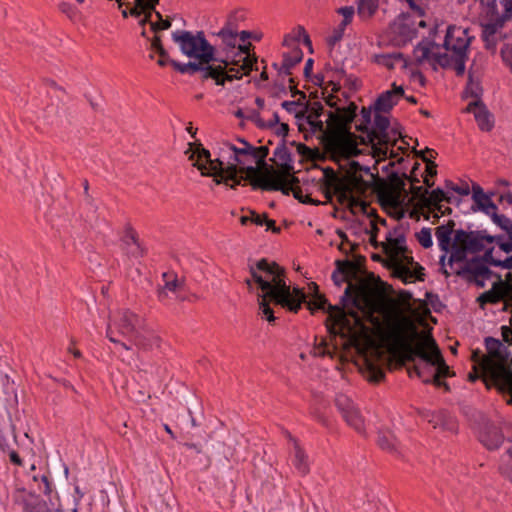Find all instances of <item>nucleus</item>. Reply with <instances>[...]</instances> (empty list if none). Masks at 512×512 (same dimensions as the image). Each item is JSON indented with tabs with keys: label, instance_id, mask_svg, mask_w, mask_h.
Here are the masks:
<instances>
[{
	"label": "nucleus",
	"instance_id": "obj_62",
	"mask_svg": "<svg viewBox=\"0 0 512 512\" xmlns=\"http://www.w3.org/2000/svg\"><path fill=\"white\" fill-rule=\"evenodd\" d=\"M445 188L451 191H454L460 195H469L470 194V188L468 184H465L464 186H458L454 184L451 180L445 181Z\"/></svg>",
	"mask_w": 512,
	"mask_h": 512
},
{
	"label": "nucleus",
	"instance_id": "obj_38",
	"mask_svg": "<svg viewBox=\"0 0 512 512\" xmlns=\"http://www.w3.org/2000/svg\"><path fill=\"white\" fill-rule=\"evenodd\" d=\"M375 62L390 70L399 65L402 69L407 67V61L400 52L383 53L375 56Z\"/></svg>",
	"mask_w": 512,
	"mask_h": 512
},
{
	"label": "nucleus",
	"instance_id": "obj_2",
	"mask_svg": "<svg viewBox=\"0 0 512 512\" xmlns=\"http://www.w3.org/2000/svg\"><path fill=\"white\" fill-rule=\"evenodd\" d=\"M357 109V105L350 102L347 107L337 108L335 112H329L326 129L321 120L315 121L311 115L306 117L313 131L323 132L321 142L334 160L336 158L349 160L361 153L358 148V137L351 132V124L356 118Z\"/></svg>",
	"mask_w": 512,
	"mask_h": 512
},
{
	"label": "nucleus",
	"instance_id": "obj_36",
	"mask_svg": "<svg viewBox=\"0 0 512 512\" xmlns=\"http://www.w3.org/2000/svg\"><path fill=\"white\" fill-rule=\"evenodd\" d=\"M275 159H270L281 169L282 172L290 174L293 170L291 153L285 145V140L274 151Z\"/></svg>",
	"mask_w": 512,
	"mask_h": 512
},
{
	"label": "nucleus",
	"instance_id": "obj_7",
	"mask_svg": "<svg viewBox=\"0 0 512 512\" xmlns=\"http://www.w3.org/2000/svg\"><path fill=\"white\" fill-rule=\"evenodd\" d=\"M341 308L344 310L345 307L351 305L353 308L349 309L347 312V317H352L356 324L361 323V318L358 312L355 310H360L362 312H367L372 309L373 305V291L369 287V285L361 280L357 284H353L349 282L347 287L344 290V294L341 297Z\"/></svg>",
	"mask_w": 512,
	"mask_h": 512
},
{
	"label": "nucleus",
	"instance_id": "obj_43",
	"mask_svg": "<svg viewBox=\"0 0 512 512\" xmlns=\"http://www.w3.org/2000/svg\"><path fill=\"white\" fill-rule=\"evenodd\" d=\"M378 8V0H358L357 12L362 18H370Z\"/></svg>",
	"mask_w": 512,
	"mask_h": 512
},
{
	"label": "nucleus",
	"instance_id": "obj_52",
	"mask_svg": "<svg viewBox=\"0 0 512 512\" xmlns=\"http://www.w3.org/2000/svg\"><path fill=\"white\" fill-rule=\"evenodd\" d=\"M416 238L418 242L422 245V247L426 249L430 248L433 245L430 228H422L420 232L416 233Z\"/></svg>",
	"mask_w": 512,
	"mask_h": 512
},
{
	"label": "nucleus",
	"instance_id": "obj_45",
	"mask_svg": "<svg viewBox=\"0 0 512 512\" xmlns=\"http://www.w3.org/2000/svg\"><path fill=\"white\" fill-rule=\"evenodd\" d=\"M492 221L499 226L501 229L507 232L509 239H512V222L505 215H500L497 213V210L491 211L489 215Z\"/></svg>",
	"mask_w": 512,
	"mask_h": 512
},
{
	"label": "nucleus",
	"instance_id": "obj_49",
	"mask_svg": "<svg viewBox=\"0 0 512 512\" xmlns=\"http://www.w3.org/2000/svg\"><path fill=\"white\" fill-rule=\"evenodd\" d=\"M303 59V52L299 47H295L289 53L283 55V62L292 68L300 63Z\"/></svg>",
	"mask_w": 512,
	"mask_h": 512
},
{
	"label": "nucleus",
	"instance_id": "obj_4",
	"mask_svg": "<svg viewBox=\"0 0 512 512\" xmlns=\"http://www.w3.org/2000/svg\"><path fill=\"white\" fill-rule=\"evenodd\" d=\"M469 44L470 38L466 29L449 26L442 45L446 50L445 53L432 51L433 48H439L435 42L421 41L414 48L413 55L418 65L428 62L435 71L440 66L444 69H453L457 76H463Z\"/></svg>",
	"mask_w": 512,
	"mask_h": 512
},
{
	"label": "nucleus",
	"instance_id": "obj_42",
	"mask_svg": "<svg viewBox=\"0 0 512 512\" xmlns=\"http://www.w3.org/2000/svg\"><path fill=\"white\" fill-rule=\"evenodd\" d=\"M217 36H219L228 47H236V39L238 34L230 21H228L226 25L217 33Z\"/></svg>",
	"mask_w": 512,
	"mask_h": 512
},
{
	"label": "nucleus",
	"instance_id": "obj_53",
	"mask_svg": "<svg viewBox=\"0 0 512 512\" xmlns=\"http://www.w3.org/2000/svg\"><path fill=\"white\" fill-rule=\"evenodd\" d=\"M336 73L338 74L339 78L345 79V85L350 90H358L361 86L360 80L357 77H354L352 75H347L344 70H337Z\"/></svg>",
	"mask_w": 512,
	"mask_h": 512
},
{
	"label": "nucleus",
	"instance_id": "obj_18",
	"mask_svg": "<svg viewBox=\"0 0 512 512\" xmlns=\"http://www.w3.org/2000/svg\"><path fill=\"white\" fill-rule=\"evenodd\" d=\"M430 349H433V360L428 355H425L426 360L430 364H434L435 372L433 373L432 383L438 387L441 385V378L452 377L454 376V372L450 370L449 366L446 364L441 350L439 349L435 339L433 336L428 333V343ZM427 366V364H425ZM429 366V364H428Z\"/></svg>",
	"mask_w": 512,
	"mask_h": 512
},
{
	"label": "nucleus",
	"instance_id": "obj_33",
	"mask_svg": "<svg viewBox=\"0 0 512 512\" xmlns=\"http://www.w3.org/2000/svg\"><path fill=\"white\" fill-rule=\"evenodd\" d=\"M240 173V168L237 167V164H228L226 166V175L221 178H215L214 182L219 184H224L229 186L231 189H235L238 185L242 183V181H248L251 185V178L245 175H238Z\"/></svg>",
	"mask_w": 512,
	"mask_h": 512
},
{
	"label": "nucleus",
	"instance_id": "obj_47",
	"mask_svg": "<svg viewBox=\"0 0 512 512\" xmlns=\"http://www.w3.org/2000/svg\"><path fill=\"white\" fill-rule=\"evenodd\" d=\"M372 107H362L361 109V123L356 125V130L368 134L370 130L369 124L371 122Z\"/></svg>",
	"mask_w": 512,
	"mask_h": 512
},
{
	"label": "nucleus",
	"instance_id": "obj_15",
	"mask_svg": "<svg viewBox=\"0 0 512 512\" xmlns=\"http://www.w3.org/2000/svg\"><path fill=\"white\" fill-rule=\"evenodd\" d=\"M334 403L345 422L358 433H364V419L352 399L345 394H337Z\"/></svg>",
	"mask_w": 512,
	"mask_h": 512
},
{
	"label": "nucleus",
	"instance_id": "obj_3",
	"mask_svg": "<svg viewBox=\"0 0 512 512\" xmlns=\"http://www.w3.org/2000/svg\"><path fill=\"white\" fill-rule=\"evenodd\" d=\"M173 41L179 46L183 55L195 61L180 63L172 61L171 66L181 74H201L202 80L212 79L216 85H223V78H220L225 66H215L216 49L209 43L203 31L193 33L187 30H177L172 33Z\"/></svg>",
	"mask_w": 512,
	"mask_h": 512
},
{
	"label": "nucleus",
	"instance_id": "obj_63",
	"mask_svg": "<svg viewBox=\"0 0 512 512\" xmlns=\"http://www.w3.org/2000/svg\"><path fill=\"white\" fill-rule=\"evenodd\" d=\"M398 33L403 36L405 40H411L416 36V29L410 28L406 24H399L397 28Z\"/></svg>",
	"mask_w": 512,
	"mask_h": 512
},
{
	"label": "nucleus",
	"instance_id": "obj_46",
	"mask_svg": "<svg viewBox=\"0 0 512 512\" xmlns=\"http://www.w3.org/2000/svg\"><path fill=\"white\" fill-rule=\"evenodd\" d=\"M482 87L479 82L473 81L472 73L469 72L468 83L465 89V96L472 97L474 100H481Z\"/></svg>",
	"mask_w": 512,
	"mask_h": 512
},
{
	"label": "nucleus",
	"instance_id": "obj_23",
	"mask_svg": "<svg viewBox=\"0 0 512 512\" xmlns=\"http://www.w3.org/2000/svg\"><path fill=\"white\" fill-rule=\"evenodd\" d=\"M479 440L488 449L493 450L500 447L503 443L504 436L499 427L490 420L483 418L481 428L479 430Z\"/></svg>",
	"mask_w": 512,
	"mask_h": 512
},
{
	"label": "nucleus",
	"instance_id": "obj_10",
	"mask_svg": "<svg viewBox=\"0 0 512 512\" xmlns=\"http://www.w3.org/2000/svg\"><path fill=\"white\" fill-rule=\"evenodd\" d=\"M216 62H218V64H215V66H225L220 76V78H223L222 86L225 85L226 81L231 82L233 80H239L243 76L249 75L252 70L258 69L255 66L257 63L256 55L236 56L235 53L231 59H229V57H226L225 59L217 58Z\"/></svg>",
	"mask_w": 512,
	"mask_h": 512
},
{
	"label": "nucleus",
	"instance_id": "obj_56",
	"mask_svg": "<svg viewBox=\"0 0 512 512\" xmlns=\"http://www.w3.org/2000/svg\"><path fill=\"white\" fill-rule=\"evenodd\" d=\"M249 118L252 120H255L257 125L261 128H264V127L272 128V127L280 124V118H279L278 113H276V112L273 114V119L270 120L267 124H265L263 122V120L259 117V113L256 111H253L252 115Z\"/></svg>",
	"mask_w": 512,
	"mask_h": 512
},
{
	"label": "nucleus",
	"instance_id": "obj_20",
	"mask_svg": "<svg viewBox=\"0 0 512 512\" xmlns=\"http://www.w3.org/2000/svg\"><path fill=\"white\" fill-rule=\"evenodd\" d=\"M485 346L488 356H484L480 363V366L484 371L487 372L493 369V359L503 363L508 360V349L502 344L500 340L493 337H487L485 339Z\"/></svg>",
	"mask_w": 512,
	"mask_h": 512
},
{
	"label": "nucleus",
	"instance_id": "obj_12",
	"mask_svg": "<svg viewBox=\"0 0 512 512\" xmlns=\"http://www.w3.org/2000/svg\"><path fill=\"white\" fill-rule=\"evenodd\" d=\"M239 142L241 144L240 147L233 144L228 145L229 149L233 151V156L231 157L233 162L228 164H237V167L240 168V174H247V177L251 178V180L256 179L255 175L259 174L258 168L247 165L254 160V146L244 139H239Z\"/></svg>",
	"mask_w": 512,
	"mask_h": 512
},
{
	"label": "nucleus",
	"instance_id": "obj_58",
	"mask_svg": "<svg viewBox=\"0 0 512 512\" xmlns=\"http://www.w3.org/2000/svg\"><path fill=\"white\" fill-rule=\"evenodd\" d=\"M338 197V200L340 203H345V202H348L350 207H354V206H362L363 209H365L366 207V203L359 200L358 198L354 197L353 194H348V193H345V194H342V193H335Z\"/></svg>",
	"mask_w": 512,
	"mask_h": 512
},
{
	"label": "nucleus",
	"instance_id": "obj_59",
	"mask_svg": "<svg viewBox=\"0 0 512 512\" xmlns=\"http://www.w3.org/2000/svg\"><path fill=\"white\" fill-rule=\"evenodd\" d=\"M410 192L414 198L419 200L421 206L425 207V198H427V195L429 194V190L422 186L412 185Z\"/></svg>",
	"mask_w": 512,
	"mask_h": 512
},
{
	"label": "nucleus",
	"instance_id": "obj_24",
	"mask_svg": "<svg viewBox=\"0 0 512 512\" xmlns=\"http://www.w3.org/2000/svg\"><path fill=\"white\" fill-rule=\"evenodd\" d=\"M324 175L326 178V198L328 200L332 199L331 190L334 191V193H348V194H354V189L352 187V184L346 175L343 178H339L338 175L335 173V171L332 168H327L324 170Z\"/></svg>",
	"mask_w": 512,
	"mask_h": 512
},
{
	"label": "nucleus",
	"instance_id": "obj_14",
	"mask_svg": "<svg viewBox=\"0 0 512 512\" xmlns=\"http://www.w3.org/2000/svg\"><path fill=\"white\" fill-rule=\"evenodd\" d=\"M455 274L468 283H474L477 287L483 288L485 280L489 279L492 271L481 263V260L470 259L465 264L455 269Z\"/></svg>",
	"mask_w": 512,
	"mask_h": 512
},
{
	"label": "nucleus",
	"instance_id": "obj_13",
	"mask_svg": "<svg viewBox=\"0 0 512 512\" xmlns=\"http://www.w3.org/2000/svg\"><path fill=\"white\" fill-rule=\"evenodd\" d=\"M374 128L368 131V134L365 136H357L358 144H372L376 154H386V151H383L381 148H376L374 141L377 139L378 144L380 145H388L390 143V138L388 135V128L390 126V121L386 116L381 115L380 113L375 114L374 118Z\"/></svg>",
	"mask_w": 512,
	"mask_h": 512
},
{
	"label": "nucleus",
	"instance_id": "obj_54",
	"mask_svg": "<svg viewBox=\"0 0 512 512\" xmlns=\"http://www.w3.org/2000/svg\"><path fill=\"white\" fill-rule=\"evenodd\" d=\"M254 161L256 163V166H254V167L258 168V172H259V174L255 175V178L259 179L260 181H263L265 179V175H267V173L278 172L272 166H269L266 163L265 158H263V162H261L259 160H254Z\"/></svg>",
	"mask_w": 512,
	"mask_h": 512
},
{
	"label": "nucleus",
	"instance_id": "obj_51",
	"mask_svg": "<svg viewBox=\"0 0 512 512\" xmlns=\"http://www.w3.org/2000/svg\"><path fill=\"white\" fill-rule=\"evenodd\" d=\"M155 16L157 17V22H151L150 27L151 30L155 33L161 30H167L171 27V20L170 19H163L162 14L158 11H155Z\"/></svg>",
	"mask_w": 512,
	"mask_h": 512
},
{
	"label": "nucleus",
	"instance_id": "obj_44",
	"mask_svg": "<svg viewBox=\"0 0 512 512\" xmlns=\"http://www.w3.org/2000/svg\"><path fill=\"white\" fill-rule=\"evenodd\" d=\"M435 235L438 240V245L444 253H448L451 249V235L445 227L438 226L435 229Z\"/></svg>",
	"mask_w": 512,
	"mask_h": 512
},
{
	"label": "nucleus",
	"instance_id": "obj_41",
	"mask_svg": "<svg viewBox=\"0 0 512 512\" xmlns=\"http://www.w3.org/2000/svg\"><path fill=\"white\" fill-rule=\"evenodd\" d=\"M452 252L448 258V265L453 268L454 263H462L464 264L468 261L467 260V253H470L464 245L461 243H458L456 241V236H454L453 243L451 245Z\"/></svg>",
	"mask_w": 512,
	"mask_h": 512
},
{
	"label": "nucleus",
	"instance_id": "obj_32",
	"mask_svg": "<svg viewBox=\"0 0 512 512\" xmlns=\"http://www.w3.org/2000/svg\"><path fill=\"white\" fill-rule=\"evenodd\" d=\"M14 499L23 506L26 512H40L39 509L44 503L39 496L26 491L24 488L15 491Z\"/></svg>",
	"mask_w": 512,
	"mask_h": 512
},
{
	"label": "nucleus",
	"instance_id": "obj_57",
	"mask_svg": "<svg viewBox=\"0 0 512 512\" xmlns=\"http://www.w3.org/2000/svg\"><path fill=\"white\" fill-rule=\"evenodd\" d=\"M368 379L371 382L379 383L385 377L384 371L375 366L374 364H369L367 367Z\"/></svg>",
	"mask_w": 512,
	"mask_h": 512
},
{
	"label": "nucleus",
	"instance_id": "obj_11",
	"mask_svg": "<svg viewBox=\"0 0 512 512\" xmlns=\"http://www.w3.org/2000/svg\"><path fill=\"white\" fill-rule=\"evenodd\" d=\"M388 244L382 243L383 251L385 254L390 256V262L387 264L389 269L393 270V276L401 279L407 284L408 278L413 277L411 269L402 263L399 258L400 255H404L407 251V247L404 246L405 238L403 236L398 238H388Z\"/></svg>",
	"mask_w": 512,
	"mask_h": 512
},
{
	"label": "nucleus",
	"instance_id": "obj_39",
	"mask_svg": "<svg viewBox=\"0 0 512 512\" xmlns=\"http://www.w3.org/2000/svg\"><path fill=\"white\" fill-rule=\"evenodd\" d=\"M378 446L391 454L399 453V441L395 434L390 430H381L378 432L377 437Z\"/></svg>",
	"mask_w": 512,
	"mask_h": 512
},
{
	"label": "nucleus",
	"instance_id": "obj_6",
	"mask_svg": "<svg viewBox=\"0 0 512 512\" xmlns=\"http://www.w3.org/2000/svg\"><path fill=\"white\" fill-rule=\"evenodd\" d=\"M144 324V319L138 314L129 309H119L116 311L115 315L110 318L106 336L112 343L119 344L125 350H130L131 346L121 342L115 337V330L119 335L133 339Z\"/></svg>",
	"mask_w": 512,
	"mask_h": 512
},
{
	"label": "nucleus",
	"instance_id": "obj_5",
	"mask_svg": "<svg viewBox=\"0 0 512 512\" xmlns=\"http://www.w3.org/2000/svg\"><path fill=\"white\" fill-rule=\"evenodd\" d=\"M249 272L261 290V293H258L259 310L268 322H274L276 318L273 309L269 306V299L275 291L282 293L287 291L284 279L285 269L274 261L262 258L255 265L249 266Z\"/></svg>",
	"mask_w": 512,
	"mask_h": 512
},
{
	"label": "nucleus",
	"instance_id": "obj_19",
	"mask_svg": "<svg viewBox=\"0 0 512 512\" xmlns=\"http://www.w3.org/2000/svg\"><path fill=\"white\" fill-rule=\"evenodd\" d=\"M251 187L253 190L281 191L284 195H289L294 189V187H291V185L286 182V177L280 172L267 173L263 181L252 179Z\"/></svg>",
	"mask_w": 512,
	"mask_h": 512
},
{
	"label": "nucleus",
	"instance_id": "obj_64",
	"mask_svg": "<svg viewBox=\"0 0 512 512\" xmlns=\"http://www.w3.org/2000/svg\"><path fill=\"white\" fill-rule=\"evenodd\" d=\"M501 56L504 63L510 68L512 73V44H506L501 49Z\"/></svg>",
	"mask_w": 512,
	"mask_h": 512
},
{
	"label": "nucleus",
	"instance_id": "obj_21",
	"mask_svg": "<svg viewBox=\"0 0 512 512\" xmlns=\"http://www.w3.org/2000/svg\"><path fill=\"white\" fill-rule=\"evenodd\" d=\"M336 269L332 273V280L334 284L340 287L344 282H352L358 279V274L361 270V264L358 261L350 260H336Z\"/></svg>",
	"mask_w": 512,
	"mask_h": 512
},
{
	"label": "nucleus",
	"instance_id": "obj_22",
	"mask_svg": "<svg viewBox=\"0 0 512 512\" xmlns=\"http://www.w3.org/2000/svg\"><path fill=\"white\" fill-rule=\"evenodd\" d=\"M120 241L121 249L128 257L141 258L145 255V248L141 245L137 232L130 224L125 225Z\"/></svg>",
	"mask_w": 512,
	"mask_h": 512
},
{
	"label": "nucleus",
	"instance_id": "obj_27",
	"mask_svg": "<svg viewBox=\"0 0 512 512\" xmlns=\"http://www.w3.org/2000/svg\"><path fill=\"white\" fill-rule=\"evenodd\" d=\"M164 284L157 289V298L161 303H167L168 300L182 292L184 284L174 273H163Z\"/></svg>",
	"mask_w": 512,
	"mask_h": 512
},
{
	"label": "nucleus",
	"instance_id": "obj_9",
	"mask_svg": "<svg viewBox=\"0 0 512 512\" xmlns=\"http://www.w3.org/2000/svg\"><path fill=\"white\" fill-rule=\"evenodd\" d=\"M371 178L374 179V192L377 194L380 204L398 207L402 195L407 194L404 178L400 177L397 172H392L387 180L380 178L378 174H371Z\"/></svg>",
	"mask_w": 512,
	"mask_h": 512
},
{
	"label": "nucleus",
	"instance_id": "obj_16",
	"mask_svg": "<svg viewBox=\"0 0 512 512\" xmlns=\"http://www.w3.org/2000/svg\"><path fill=\"white\" fill-rule=\"evenodd\" d=\"M455 236L456 241L464 245L470 253L481 252L485 248V242L493 243L500 239V237L488 234L486 230L465 231L458 229L455 231Z\"/></svg>",
	"mask_w": 512,
	"mask_h": 512
},
{
	"label": "nucleus",
	"instance_id": "obj_35",
	"mask_svg": "<svg viewBox=\"0 0 512 512\" xmlns=\"http://www.w3.org/2000/svg\"><path fill=\"white\" fill-rule=\"evenodd\" d=\"M506 20L507 19H504L503 14L502 17L497 19L495 22L483 25L482 39L485 42L486 49H495L497 44L496 33L503 27Z\"/></svg>",
	"mask_w": 512,
	"mask_h": 512
},
{
	"label": "nucleus",
	"instance_id": "obj_34",
	"mask_svg": "<svg viewBox=\"0 0 512 512\" xmlns=\"http://www.w3.org/2000/svg\"><path fill=\"white\" fill-rule=\"evenodd\" d=\"M289 439L293 443V465L301 475H307L310 471L308 456L300 446L297 439L289 434Z\"/></svg>",
	"mask_w": 512,
	"mask_h": 512
},
{
	"label": "nucleus",
	"instance_id": "obj_8",
	"mask_svg": "<svg viewBox=\"0 0 512 512\" xmlns=\"http://www.w3.org/2000/svg\"><path fill=\"white\" fill-rule=\"evenodd\" d=\"M309 290L313 299L307 302V308L312 314H314L316 310H324L329 314L326 319V327L330 334H338L336 325L342 326L343 328L349 327L350 322L345 310H343L339 305L329 304L325 295L319 292V287L315 282H311L309 284Z\"/></svg>",
	"mask_w": 512,
	"mask_h": 512
},
{
	"label": "nucleus",
	"instance_id": "obj_48",
	"mask_svg": "<svg viewBox=\"0 0 512 512\" xmlns=\"http://www.w3.org/2000/svg\"><path fill=\"white\" fill-rule=\"evenodd\" d=\"M445 191L441 188H436L429 192L425 198V208L431 209L432 205H437L445 199Z\"/></svg>",
	"mask_w": 512,
	"mask_h": 512
},
{
	"label": "nucleus",
	"instance_id": "obj_25",
	"mask_svg": "<svg viewBox=\"0 0 512 512\" xmlns=\"http://www.w3.org/2000/svg\"><path fill=\"white\" fill-rule=\"evenodd\" d=\"M360 171H364L366 174L370 173L369 167H363L357 161H350L349 168L347 170V176L352 184L355 193L363 194L368 188H372L374 190V179L372 181H366L363 179L362 175L358 174Z\"/></svg>",
	"mask_w": 512,
	"mask_h": 512
},
{
	"label": "nucleus",
	"instance_id": "obj_28",
	"mask_svg": "<svg viewBox=\"0 0 512 512\" xmlns=\"http://www.w3.org/2000/svg\"><path fill=\"white\" fill-rule=\"evenodd\" d=\"M465 111L474 114L475 120L482 131H490L493 128V116L482 100L470 102Z\"/></svg>",
	"mask_w": 512,
	"mask_h": 512
},
{
	"label": "nucleus",
	"instance_id": "obj_29",
	"mask_svg": "<svg viewBox=\"0 0 512 512\" xmlns=\"http://www.w3.org/2000/svg\"><path fill=\"white\" fill-rule=\"evenodd\" d=\"M132 340L136 347L145 351L152 350L154 347L159 348L161 344L160 336L145 324Z\"/></svg>",
	"mask_w": 512,
	"mask_h": 512
},
{
	"label": "nucleus",
	"instance_id": "obj_50",
	"mask_svg": "<svg viewBox=\"0 0 512 512\" xmlns=\"http://www.w3.org/2000/svg\"><path fill=\"white\" fill-rule=\"evenodd\" d=\"M348 25H344V22L341 23L332 31V34L327 38V44L332 48L338 43L344 35V31Z\"/></svg>",
	"mask_w": 512,
	"mask_h": 512
},
{
	"label": "nucleus",
	"instance_id": "obj_60",
	"mask_svg": "<svg viewBox=\"0 0 512 512\" xmlns=\"http://www.w3.org/2000/svg\"><path fill=\"white\" fill-rule=\"evenodd\" d=\"M290 35L294 42H298L302 38L304 43L311 47L310 37L303 26H297Z\"/></svg>",
	"mask_w": 512,
	"mask_h": 512
},
{
	"label": "nucleus",
	"instance_id": "obj_37",
	"mask_svg": "<svg viewBox=\"0 0 512 512\" xmlns=\"http://www.w3.org/2000/svg\"><path fill=\"white\" fill-rule=\"evenodd\" d=\"M197 156L195 162H193V166L197 167L203 176H211V172L209 171L207 164H210V152L205 149L201 143L195 144V151H193L190 156V160H194V156Z\"/></svg>",
	"mask_w": 512,
	"mask_h": 512
},
{
	"label": "nucleus",
	"instance_id": "obj_61",
	"mask_svg": "<svg viewBox=\"0 0 512 512\" xmlns=\"http://www.w3.org/2000/svg\"><path fill=\"white\" fill-rule=\"evenodd\" d=\"M292 193H293L294 198L297 199L301 203H304V204H314V205L320 204V201H314L308 195L304 196L303 193H302V189L299 186L294 187Z\"/></svg>",
	"mask_w": 512,
	"mask_h": 512
},
{
	"label": "nucleus",
	"instance_id": "obj_31",
	"mask_svg": "<svg viewBox=\"0 0 512 512\" xmlns=\"http://www.w3.org/2000/svg\"><path fill=\"white\" fill-rule=\"evenodd\" d=\"M508 287L509 285L507 282L499 280L498 282H495L493 284L492 289L482 293L477 298V302L482 308L484 307L485 304L488 303L496 304L505 298Z\"/></svg>",
	"mask_w": 512,
	"mask_h": 512
},
{
	"label": "nucleus",
	"instance_id": "obj_30",
	"mask_svg": "<svg viewBox=\"0 0 512 512\" xmlns=\"http://www.w3.org/2000/svg\"><path fill=\"white\" fill-rule=\"evenodd\" d=\"M472 199V210L474 212L482 211L483 213L489 216L491 214V211L498 210V207L491 200V197L484 193V190L478 184H474L472 186Z\"/></svg>",
	"mask_w": 512,
	"mask_h": 512
},
{
	"label": "nucleus",
	"instance_id": "obj_17",
	"mask_svg": "<svg viewBox=\"0 0 512 512\" xmlns=\"http://www.w3.org/2000/svg\"><path fill=\"white\" fill-rule=\"evenodd\" d=\"M285 293L280 291H275L272 297L269 299V305L274 303L275 305H279L282 308H285L293 313H297L302 304H307V295L304 291L298 287H294L291 289L290 285L286 283Z\"/></svg>",
	"mask_w": 512,
	"mask_h": 512
},
{
	"label": "nucleus",
	"instance_id": "obj_26",
	"mask_svg": "<svg viewBox=\"0 0 512 512\" xmlns=\"http://www.w3.org/2000/svg\"><path fill=\"white\" fill-rule=\"evenodd\" d=\"M403 96V87L397 86L396 83H393L391 90L385 91L378 96L373 109L377 113H388Z\"/></svg>",
	"mask_w": 512,
	"mask_h": 512
},
{
	"label": "nucleus",
	"instance_id": "obj_40",
	"mask_svg": "<svg viewBox=\"0 0 512 512\" xmlns=\"http://www.w3.org/2000/svg\"><path fill=\"white\" fill-rule=\"evenodd\" d=\"M429 422L434 425V428L440 427L443 430L456 431L457 428L455 418L446 411L433 414Z\"/></svg>",
	"mask_w": 512,
	"mask_h": 512
},
{
	"label": "nucleus",
	"instance_id": "obj_1",
	"mask_svg": "<svg viewBox=\"0 0 512 512\" xmlns=\"http://www.w3.org/2000/svg\"><path fill=\"white\" fill-rule=\"evenodd\" d=\"M390 352L401 365L413 363L409 375L415 373L424 383H432L434 364L429 366L425 355L433 359V349L428 343V333H420L411 321L397 323L389 333Z\"/></svg>",
	"mask_w": 512,
	"mask_h": 512
},
{
	"label": "nucleus",
	"instance_id": "obj_55",
	"mask_svg": "<svg viewBox=\"0 0 512 512\" xmlns=\"http://www.w3.org/2000/svg\"><path fill=\"white\" fill-rule=\"evenodd\" d=\"M208 169L211 172V176H214V179L221 178L226 175V167H224L223 162L219 159L210 161Z\"/></svg>",
	"mask_w": 512,
	"mask_h": 512
}]
</instances>
